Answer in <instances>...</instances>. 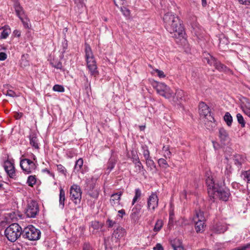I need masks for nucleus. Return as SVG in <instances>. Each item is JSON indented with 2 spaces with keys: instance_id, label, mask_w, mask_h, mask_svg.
Returning <instances> with one entry per match:
<instances>
[{
  "instance_id": "26",
  "label": "nucleus",
  "mask_w": 250,
  "mask_h": 250,
  "mask_svg": "<svg viewBox=\"0 0 250 250\" xmlns=\"http://www.w3.org/2000/svg\"><path fill=\"white\" fill-rule=\"evenodd\" d=\"M65 200V191L63 189V188L62 187H61L60 188L59 194V207L61 209H63L64 208Z\"/></svg>"
},
{
  "instance_id": "47",
  "label": "nucleus",
  "mask_w": 250,
  "mask_h": 250,
  "mask_svg": "<svg viewBox=\"0 0 250 250\" xmlns=\"http://www.w3.org/2000/svg\"><path fill=\"white\" fill-rule=\"evenodd\" d=\"M6 96H8L11 97H18L17 95L14 91L12 90H8L5 94Z\"/></svg>"
},
{
  "instance_id": "63",
  "label": "nucleus",
  "mask_w": 250,
  "mask_h": 250,
  "mask_svg": "<svg viewBox=\"0 0 250 250\" xmlns=\"http://www.w3.org/2000/svg\"><path fill=\"white\" fill-rule=\"evenodd\" d=\"M85 0H74L75 2L77 3L82 4Z\"/></svg>"
},
{
  "instance_id": "17",
  "label": "nucleus",
  "mask_w": 250,
  "mask_h": 250,
  "mask_svg": "<svg viewBox=\"0 0 250 250\" xmlns=\"http://www.w3.org/2000/svg\"><path fill=\"white\" fill-rule=\"evenodd\" d=\"M240 107L243 112L250 118V101L247 98L241 100Z\"/></svg>"
},
{
  "instance_id": "3",
  "label": "nucleus",
  "mask_w": 250,
  "mask_h": 250,
  "mask_svg": "<svg viewBox=\"0 0 250 250\" xmlns=\"http://www.w3.org/2000/svg\"><path fill=\"white\" fill-rule=\"evenodd\" d=\"M85 57L87 67L91 75L96 77L99 74L96 62L91 48L87 43L85 44Z\"/></svg>"
},
{
  "instance_id": "22",
  "label": "nucleus",
  "mask_w": 250,
  "mask_h": 250,
  "mask_svg": "<svg viewBox=\"0 0 250 250\" xmlns=\"http://www.w3.org/2000/svg\"><path fill=\"white\" fill-rule=\"evenodd\" d=\"M245 157L242 155L236 154L233 157L234 164L238 167H241L242 165L245 162Z\"/></svg>"
},
{
  "instance_id": "48",
  "label": "nucleus",
  "mask_w": 250,
  "mask_h": 250,
  "mask_svg": "<svg viewBox=\"0 0 250 250\" xmlns=\"http://www.w3.org/2000/svg\"><path fill=\"white\" fill-rule=\"evenodd\" d=\"M250 248V243L247 244L246 245L242 246L239 247L235 248L231 250H246L247 249Z\"/></svg>"
},
{
  "instance_id": "53",
  "label": "nucleus",
  "mask_w": 250,
  "mask_h": 250,
  "mask_svg": "<svg viewBox=\"0 0 250 250\" xmlns=\"http://www.w3.org/2000/svg\"><path fill=\"white\" fill-rule=\"evenodd\" d=\"M43 172H45L49 174L50 176H52L54 179H55V175L53 173L51 172L47 168H44L42 170Z\"/></svg>"
},
{
  "instance_id": "12",
  "label": "nucleus",
  "mask_w": 250,
  "mask_h": 250,
  "mask_svg": "<svg viewBox=\"0 0 250 250\" xmlns=\"http://www.w3.org/2000/svg\"><path fill=\"white\" fill-rule=\"evenodd\" d=\"M158 202L159 199L157 195L155 193L152 192L148 197L147 200V208L148 210L152 212L154 211L158 206Z\"/></svg>"
},
{
  "instance_id": "42",
  "label": "nucleus",
  "mask_w": 250,
  "mask_h": 250,
  "mask_svg": "<svg viewBox=\"0 0 250 250\" xmlns=\"http://www.w3.org/2000/svg\"><path fill=\"white\" fill-rule=\"evenodd\" d=\"M50 63L53 67L57 69H61L62 68V63L60 61H55L53 60L50 62Z\"/></svg>"
},
{
  "instance_id": "14",
  "label": "nucleus",
  "mask_w": 250,
  "mask_h": 250,
  "mask_svg": "<svg viewBox=\"0 0 250 250\" xmlns=\"http://www.w3.org/2000/svg\"><path fill=\"white\" fill-rule=\"evenodd\" d=\"M4 169L8 176L12 179L17 178L15 168L14 164L9 161H6L4 163Z\"/></svg>"
},
{
  "instance_id": "33",
  "label": "nucleus",
  "mask_w": 250,
  "mask_h": 250,
  "mask_svg": "<svg viewBox=\"0 0 250 250\" xmlns=\"http://www.w3.org/2000/svg\"><path fill=\"white\" fill-rule=\"evenodd\" d=\"M2 29L3 30L1 33L0 37L1 39H6L10 33V29L8 27L4 26Z\"/></svg>"
},
{
  "instance_id": "10",
  "label": "nucleus",
  "mask_w": 250,
  "mask_h": 250,
  "mask_svg": "<svg viewBox=\"0 0 250 250\" xmlns=\"http://www.w3.org/2000/svg\"><path fill=\"white\" fill-rule=\"evenodd\" d=\"M70 199L74 202L77 203V201L80 202L82 198V191L80 187L77 185H72L70 189Z\"/></svg>"
},
{
  "instance_id": "7",
  "label": "nucleus",
  "mask_w": 250,
  "mask_h": 250,
  "mask_svg": "<svg viewBox=\"0 0 250 250\" xmlns=\"http://www.w3.org/2000/svg\"><path fill=\"white\" fill-rule=\"evenodd\" d=\"M204 62H207L210 66H213L215 68L220 72H229L230 70L218 61L214 57L209 54H205L204 57Z\"/></svg>"
},
{
  "instance_id": "19",
  "label": "nucleus",
  "mask_w": 250,
  "mask_h": 250,
  "mask_svg": "<svg viewBox=\"0 0 250 250\" xmlns=\"http://www.w3.org/2000/svg\"><path fill=\"white\" fill-rule=\"evenodd\" d=\"M122 194L121 192H119L111 195L110 199V204L111 206L116 207L120 205Z\"/></svg>"
},
{
  "instance_id": "35",
  "label": "nucleus",
  "mask_w": 250,
  "mask_h": 250,
  "mask_svg": "<svg viewBox=\"0 0 250 250\" xmlns=\"http://www.w3.org/2000/svg\"><path fill=\"white\" fill-rule=\"evenodd\" d=\"M36 176L35 175H30L27 178V184L29 186L32 187L36 183Z\"/></svg>"
},
{
  "instance_id": "16",
  "label": "nucleus",
  "mask_w": 250,
  "mask_h": 250,
  "mask_svg": "<svg viewBox=\"0 0 250 250\" xmlns=\"http://www.w3.org/2000/svg\"><path fill=\"white\" fill-rule=\"evenodd\" d=\"M142 209V206L140 204H136L132 208L130 217L132 222L136 223L140 219V213Z\"/></svg>"
},
{
  "instance_id": "15",
  "label": "nucleus",
  "mask_w": 250,
  "mask_h": 250,
  "mask_svg": "<svg viewBox=\"0 0 250 250\" xmlns=\"http://www.w3.org/2000/svg\"><path fill=\"white\" fill-rule=\"evenodd\" d=\"M95 180L91 178L90 179H87L86 181V188L88 190L89 195L94 198H97L98 197L99 193L97 190H93L95 185Z\"/></svg>"
},
{
  "instance_id": "61",
  "label": "nucleus",
  "mask_w": 250,
  "mask_h": 250,
  "mask_svg": "<svg viewBox=\"0 0 250 250\" xmlns=\"http://www.w3.org/2000/svg\"><path fill=\"white\" fill-rule=\"evenodd\" d=\"M181 197L184 198H186L187 197V192L184 190L181 194Z\"/></svg>"
},
{
  "instance_id": "13",
  "label": "nucleus",
  "mask_w": 250,
  "mask_h": 250,
  "mask_svg": "<svg viewBox=\"0 0 250 250\" xmlns=\"http://www.w3.org/2000/svg\"><path fill=\"white\" fill-rule=\"evenodd\" d=\"M39 211V207L36 202L31 201L28 203L25 213L29 218H34Z\"/></svg>"
},
{
  "instance_id": "32",
  "label": "nucleus",
  "mask_w": 250,
  "mask_h": 250,
  "mask_svg": "<svg viewBox=\"0 0 250 250\" xmlns=\"http://www.w3.org/2000/svg\"><path fill=\"white\" fill-rule=\"evenodd\" d=\"M224 120L227 125L230 126L232 122V117L229 112H226L224 116Z\"/></svg>"
},
{
  "instance_id": "44",
  "label": "nucleus",
  "mask_w": 250,
  "mask_h": 250,
  "mask_svg": "<svg viewBox=\"0 0 250 250\" xmlns=\"http://www.w3.org/2000/svg\"><path fill=\"white\" fill-rule=\"evenodd\" d=\"M53 90L54 91L59 92H62L64 91V88L63 86L59 84H55L53 87Z\"/></svg>"
},
{
  "instance_id": "49",
  "label": "nucleus",
  "mask_w": 250,
  "mask_h": 250,
  "mask_svg": "<svg viewBox=\"0 0 250 250\" xmlns=\"http://www.w3.org/2000/svg\"><path fill=\"white\" fill-rule=\"evenodd\" d=\"M106 224L108 228H112L116 224V222L108 219L106 221Z\"/></svg>"
},
{
  "instance_id": "59",
  "label": "nucleus",
  "mask_w": 250,
  "mask_h": 250,
  "mask_svg": "<svg viewBox=\"0 0 250 250\" xmlns=\"http://www.w3.org/2000/svg\"><path fill=\"white\" fill-rule=\"evenodd\" d=\"M21 21L22 22L23 26L25 28H27L29 27L28 23L27 20L24 21V19L22 18V20H21Z\"/></svg>"
},
{
  "instance_id": "25",
  "label": "nucleus",
  "mask_w": 250,
  "mask_h": 250,
  "mask_svg": "<svg viewBox=\"0 0 250 250\" xmlns=\"http://www.w3.org/2000/svg\"><path fill=\"white\" fill-rule=\"evenodd\" d=\"M184 95V92L182 90H177L176 92L175 93H174V97L175 98V101H174L173 99H171L174 103H177V102H179L180 103H181V101H182L183 100Z\"/></svg>"
},
{
  "instance_id": "18",
  "label": "nucleus",
  "mask_w": 250,
  "mask_h": 250,
  "mask_svg": "<svg viewBox=\"0 0 250 250\" xmlns=\"http://www.w3.org/2000/svg\"><path fill=\"white\" fill-rule=\"evenodd\" d=\"M13 6L17 15L21 20H22V17L24 15V13L22 7L21 6L18 0H12Z\"/></svg>"
},
{
  "instance_id": "34",
  "label": "nucleus",
  "mask_w": 250,
  "mask_h": 250,
  "mask_svg": "<svg viewBox=\"0 0 250 250\" xmlns=\"http://www.w3.org/2000/svg\"><path fill=\"white\" fill-rule=\"evenodd\" d=\"M164 152V156L166 158H170L171 155V153L169 151V146H163L162 149Z\"/></svg>"
},
{
  "instance_id": "4",
  "label": "nucleus",
  "mask_w": 250,
  "mask_h": 250,
  "mask_svg": "<svg viewBox=\"0 0 250 250\" xmlns=\"http://www.w3.org/2000/svg\"><path fill=\"white\" fill-rule=\"evenodd\" d=\"M21 227L17 223H13L9 225L4 231V234L10 242H15L22 235Z\"/></svg>"
},
{
  "instance_id": "20",
  "label": "nucleus",
  "mask_w": 250,
  "mask_h": 250,
  "mask_svg": "<svg viewBox=\"0 0 250 250\" xmlns=\"http://www.w3.org/2000/svg\"><path fill=\"white\" fill-rule=\"evenodd\" d=\"M126 234L125 229L122 227L119 226L115 230H114L112 233V237L119 240L124 237Z\"/></svg>"
},
{
  "instance_id": "23",
  "label": "nucleus",
  "mask_w": 250,
  "mask_h": 250,
  "mask_svg": "<svg viewBox=\"0 0 250 250\" xmlns=\"http://www.w3.org/2000/svg\"><path fill=\"white\" fill-rule=\"evenodd\" d=\"M146 163L148 170H149L152 174L157 172V169L155 163L151 158L146 160Z\"/></svg>"
},
{
  "instance_id": "40",
  "label": "nucleus",
  "mask_w": 250,
  "mask_h": 250,
  "mask_svg": "<svg viewBox=\"0 0 250 250\" xmlns=\"http://www.w3.org/2000/svg\"><path fill=\"white\" fill-rule=\"evenodd\" d=\"M177 242L178 243V245H176V241H175L173 243L171 244V246L174 250H184L183 247L181 245L180 241L178 240Z\"/></svg>"
},
{
  "instance_id": "27",
  "label": "nucleus",
  "mask_w": 250,
  "mask_h": 250,
  "mask_svg": "<svg viewBox=\"0 0 250 250\" xmlns=\"http://www.w3.org/2000/svg\"><path fill=\"white\" fill-rule=\"evenodd\" d=\"M227 229V226L221 223L217 224L213 228L214 231L217 233H224Z\"/></svg>"
},
{
  "instance_id": "60",
  "label": "nucleus",
  "mask_w": 250,
  "mask_h": 250,
  "mask_svg": "<svg viewBox=\"0 0 250 250\" xmlns=\"http://www.w3.org/2000/svg\"><path fill=\"white\" fill-rule=\"evenodd\" d=\"M14 34L17 37H20L21 36V32L19 30H15L14 31Z\"/></svg>"
},
{
  "instance_id": "56",
  "label": "nucleus",
  "mask_w": 250,
  "mask_h": 250,
  "mask_svg": "<svg viewBox=\"0 0 250 250\" xmlns=\"http://www.w3.org/2000/svg\"><path fill=\"white\" fill-rule=\"evenodd\" d=\"M154 250H164L163 247L160 244H157L153 248Z\"/></svg>"
},
{
  "instance_id": "8",
  "label": "nucleus",
  "mask_w": 250,
  "mask_h": 250,
  "mask_svg": "<svg viewBox=\"0 0 250 250\" xmlns=\"http://www.w3.org/2000/svg\"><path fill=\"white\" fill-rule=\"evenodd\" d=\"M195 223V229L197 233H202L205 230L206 227L205 219L203 212L199 211L196 212L193 218Z\"/></svg>"
},
{
  "instance_id": "50",
  "label": "nucleus",
  "mask_w": 250,
  "mask_h": 250,
  "mask_svg": "<svg viewBox=\"0 0 250 250\" xmlns=\"http://www.w3.org/2000/svg\"><path fill=\"white\" fill-rule=\"evenodd\" d=\"M83 250H93V249L89 244L84 243L83 246Z\"/></svg>"
},
{
  "instance_id": "62",
  "label": "nucleus",
  "mask_w": 250,
  "mask_h": 250,
  "mask_svg": "<svg viewBox=\"0 0 250 250\" xmlns=\"http://www.w3.org/2000/svg\"><path fill=\"white\" fill-rule=\"evenodd\" d=\"M125 11H124V14L126 16H128L129 15V11L128 9H126L124 7Z\"/></svg>"
},
{
  "instance_id": "38",
  "label": "nucleus",
  "mask_w": 250,
  "mask_h": 250,
  "mask_svg": "<svg viewBox=\"0 0 250 250\" xmlns=\"http://www.w3.org/2000/svg\"><path fill=\"white\" fill-rule=\"evenodd\" d=\"M91 226L94 229L98 230L102 228V224L97 221H94L91 222Z\"/></svg>"
},
{
  "instance_id": "41",
  "label": "nucleus",
  "mask_w": 250,
  "mask_h": 250,
  "mask_svg": "<svg viewBox=\"0 0 250 250\" xmlns=\"http://www.w3.org/2000/svg\"><path fill=\"white\" fill-rule=\"evenodd\" d=\"M162 226L163 222L162 220H158L155 225L154 231L156 232L159 231L161 229Z\"/></svg>"
},
{
  "instance_id": "24",
  "label": "nucleus",
  "mask_w": 250,
  "mask_h": 250,
  "mask_svg": "<svg viewBox=\"0 0 250 250\" xmlns=\"http://www.w3.org/2000/svg\"><path fill=\"white\" fill-rule=\"evenodd\" d=\"M29 138L30 145L35 149H39V142L36 134L33 133L30 134Z\"/></svg>"
},
{
  "instance_id": "54",
  "label": "nucleus",
  "mask_w": 250,
  "mask_h": 250,
  "mask_svg": "<svg viewBox=\"0 0 250 250\" xmlns=\"http://www.w3.org/2000/svg\"><path fill=\"white\" fill-rule=\"evenodd\" d=\"M7 58V55L4 52H0V61H4Z\"/></svg>"
},
{
  "instance_id": "28",
  "label": "nucleus",
  "mask_w": 250,
  "mask_h": 250,
  "mask_svg": "<svg viewBox=\"0 0 250 250\" xmlns=\"http://www.w3.org/2000/svg\"><path fill=\"white\" fill-rule=\"evenodd\" d=\"M228 43L229 41L228 39L225 37H223L220 39L219 47L222 51H226L228 48Z\"/></svg>"
},
{
  "instance_id": "29",
  "label": "nucleus",
  "mask_w": 250,
  "mask_h": 250,
  "mask_svg": "<svg viewBox=\"0 0 250 250\" xmlns=\"http://www.w3.org/2000/svg\"><path fill=\"white\" fill-rule=\"evenodd\" d=\"M142 196V191L139 188H136L135 190V195L132 201V205H134L135 203L138 201Z\"/></svg>"
},
{
  "instance_id": "36",
  "label": "nucleus",
  "mask_w": 250,
  "mask_h": 250,
  "mask_svg": "<svg viewBox=\"0 0 250 250\" xmlns=\"http://www.w3.org/2000/svg\"><path fill=\"white\" fill-rule=\"evenodd\" d=\"M236 118L238 123L241 125V126L242 127H244L245 126L246 122L243 116L240 113H237L236 115Z\"/></svg>"
},
{
  "instance_id": "52",
  "label": "nucleus",
  "mask_w": 250,
  "mask_h": 250,
  "mask_svg": "<svg viewBox=\"0 0 250 250\" xmlns=\"http://www.w3.org/2000/svg\"><path fill=\"white\" fill-rule=\"evenodd\" d=\"M239 2L243 5H249L250 4V0H237Z\"/></svg>"
},
{
  "instance_id": "31",
  "label": "nucleus",
  "mask_w": 250,
  "mask_h": 250,
  "mask_svg": "<svg viewBox=\"0 0 250 250\" xmlns=\"http://www.w3.org/2000/svg\"><path fill=\"white\" fill-rule=\"evenodd\" d=\"M116 163V160L114 158L111 157L108 163H107V169L108 170V172H110L114 167Z\"/></svg>"
},
{
  "instance_id": "9",
  "label": "nucleus",
  "mask_w": 250,
  "mask_h": 250,
  "mask_svg": "<svg viewBox=\"0 0 250 250\" xmlns=\"http://www.w3.org/2000/svg\"><path fill=\"white\" fill-rule=\"evenodd\" d=\"M20 166L23 171L26 174L31 173L36 168L35 163L26 158L21 160Z\"/></svg>"
},
{
  "instance_id": "30",
  "label": "nucleus",
  "mask_w": 250,
  "mask_h": 250,
  "mask_svg": "<svg viewBox=\"0 0 250 250\" xmlns=\"http://www.w3.org/2000/svg\"><path fill=\"white\" fill-rule=\"evenodd\" d=\"M241 177L247 183L250 184V169L242 171Z\"/></svg>"
},
{
  "instance_id": "55",
  "label": "nucleus",
  "mask_w": 250,
  "mask_h": 250,
  "mask_svg": "<svg viewBox=\"0 0 250 250\" xmlns=\"http://www.w3.org/2000/svg\"><path fill=\"white\" fill-rule=\"evenodd\" d=\"M114 2L116 6H118L117 3L120 5H123L125 3V0H114Z\"/></svg>"
},
{
  "instance_id": "51",
  "label": "nucleus",
  "mask_w": 250,
  "mask_h": 250,
  "mask_svg": "<svg viewBox=\"0 0 250 250\" xmlns=\"http://www.w3.org/2000/svg\"><path fill=\"white\" fill-rule=\"evenodd\" d=\"M155 71L157 72L158 76L160 78H162L165 77V75L163 71L156 69L155 70Z\"/></svg>"
},
{
  "instance_id": "45",
  "label": "nucleus",
  "mask_w": 250,
  "mask_h": 250,
  "mask_svg": "<svg viewBox=\"0 0 250 250\" xmlns=\"http://www.w3.org/2000/svg\"><path fill=\"white\" fill-rule=\"evenodd\" d=\"M57 170L60 172L62 173V174H65V173L66 172V170L65 167L62 165H61V164L57 165Z\"/></svg>"
},
{
  "instance_id": "5",
  "label": "nucleus",
  "mask_w": 250,
  "mask_h": 250,
  "mask_svg": "<svg viewBox=\"0 0 250 250\" xmlns=\"http://www.w3.org/2000/svg\"><path fill=\"white\" fill-rule=\"evenodd\" d=\"M153 86L161 96L168 99H173L175 101L174 92L164 83L154 82L153 83Z\"/></svg>"
},
{
  "instance_id": "37",
  "label": "nucleus",
  "mask_w": 250,
  "mask_h": 250,
  "mask_svg": "<svg viewBox=\"0 0 250 250\" xmlns=\"http://www.w3.org/2000/svg\"><path fill=\"white\" fill-rule=\"evenodd\" d=\"M83 160L82 158L79 159L75 163V169L77 171H79L83 167Z\"/></svg>"
},
{
  "instance_id": "57",
  "label": "nucleus",
  "mask_w": 250,
  "mask_h": 250,
  "mask_svg": "<svg viewBox=\"0 0 250 250\" xmlns=\"http://www.w3.org/2000/svg\"><path fill=\"white\" fill-rule=\"evenodd\" d=\"M118 213H119V216L121 218H123V215H125V210L123 209H121L118 211Z\"/></svg>"
},
{
  "instance_id": "58",
  "label": "nucleus",
  "mask_w": 250,
  "mask_h": 250,
  "mask_svg": "<svg viewBox=\"0 0 250 250\" xmlns=\"http://www.w3.org/2000/svg\"><path fill=\"white\" fill-rule=\"evenodd\" d=\"M132 159H133V162L134 164H136L137 161H138V162L140 161L139 160V158L137 155H133Z\"/></svg>"
},
{
  "instance_id": "1",
  "label": "nucleus",
  "mask_w": 250,
  "mask_h": 250,
  "mask_svg": "<svg viewBox=\"0 0 250 250\" xmlns=\"http://www.w3.org/2000/svg\"><path fill=\"white\" fill-rule=\"evenodd\" d=\"M164 26L167 30L170 33L174 34L179 37H183L185 34L184 27L179 17L172 12L166 13L163 17Z\"/></svg>"
},
{
  "instance_id": "64",
  "label": "nucleus",
  "mask_w": 250,
  "mask_h": 250,
  "mask_svg": "<svg viewBox=\"0 0 250 250\" xmlns=\"http://www.w3.org/2000/svg\"><path fill=\"white\" fill-rule=\"evenodd\" d=\"M202 5L203 6H205L207 4L206 0H202Z\"/></svg>"
},
{
  "instance_id": "21",
  "label": "nucleus",
  "mask_w": 250,
  "mask_h": 250,
  "mask_svg": "<svg viewBox=\"0 0 250 250\" xmlns=\"http://www.w3.org/2000/svg\"><path fill=\"white\" fill-rule=\"evenodd\" d=\"M219 137L222 143L225 144L226 142L229 141V136L228 132L224 128H220L219 129Z\"/></svg>"
},
{
  "instance_id": "43",
  "label": "nucleus",
  "mask_w": 250,
  "mask_h": 250,
  "mask_svg": "<svg viewBox=\"0 0 250 250\" xmlns=\"http://www.w3.org/2000/svg\"><path fill=\"white\" fill-rule=\"evenodd\" d=\"M158 163L160 167L164 168H167L168 167V165L166 160L163 158H161L158 160Z\"/></svg>"
},
{
  "instance_id": "46",
  "label": "nucleus",
  "mask_w": 250,
  "mask_h": 250,
  "mask_svg": "<svg viewBox=\"0 0 250 250\" xmlns=\"http://www.w3.org/2000/svg\"><path fill=\"white\" fill-rule=\"evenodd\" d=\"M135 167L137 168V170L139 172L142 171V170H144V167L141 163V162L137 161L136 164H135Z\"/></svg>"
},
{
  "instance_id": "39",
  "label": "nucleus",
  "mask_w": 250,
  "mask_h": 250,
  "mask_svg": "<svg viewBox=\"0 0 250 250\" xmlns=\"http://www.w3.org/2000/svg\"><path fill=\"white\" fill-rule=\"evenodd\" d=\"M142 148L143 149V154L145 158V160L150 158L149 151L147 147L146 146H144L142 147Z\"/></svg>"
},
{
  "instance_id": "2",
  "label": "nucleus",
  "mask_w": 250,
  "mask_h": 250,
  "mask_svg": "<svg viewBox=\"0 0 250 250\" xmlns=\"http://www.w3.org/2000/svg\"><path fill=\"white\" fill-rule=\"evenodd\" d=\"M206 184L209 196L213 199L219 198L226 201L229 199L230 193L229 190L223 189L219 185L215 182L212 176L209 173L206 174Z\"/></svg>"
},
{
  "instance_id": "11",
  "label": "nucleus",
  "mask_w": 250,
  "mask_h": 250,
  "mask_svg": "<svg viewBox=\"0 0 250 250\" xmlns=\"http://www.w3.org/2000/svg\"><path fill=\"white\" fill-rule=\"evenodd\" d=\"M199 112L201 117H206L208 116L209 119V122H208V123H210L211 125V126L213 125H215V123L212 122V120H214V118L210 115V111L209 110L208 106L205 104L204 102H201L199 104Z\"/></svg>"
},
{
  "instance_id": "6",
  "label": "nucleus",
  "mask_w": 250,
  "mask_h": 250,
  "mask_svg": "<svg viewBox=\"0 0 250 250\" xmlns=\"http://www.w3.org/2000/svg\"><path fill=\"white\" fill-rule=\"evenodd\" d=\"M22 235L23 238L30 241H36L40 238L41 231L33 225H29L24 228Z\"/></svg>"
}]
</instances>
